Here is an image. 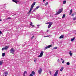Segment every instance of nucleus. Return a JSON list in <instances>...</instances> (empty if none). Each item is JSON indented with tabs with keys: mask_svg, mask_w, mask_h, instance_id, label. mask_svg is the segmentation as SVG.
<instances>
[{
	"mask_svg": "<svg viewBox=\"0 0 76 76\" xmlns=\"http://www.w3.org/2000/svg\"><path fill=\"white\" fill-rule=\"evenodd\" d=\"M43 54H44V51H42L40 52V53L38 57H42L43 56Z\"/></svg>",
	"mask_w": 76,
	"mask_h": 76,
	"instance_id": "obj_4",
	"label": "nucleus"
},
{
	"mask_svg": "<svg viewBox=\"0 0 76 76\" xmlns=\"http://www.w3.org/2000/svg\"><path fill=\"white\" fill-rule=\"evenodd\" d=\"M63 8H62L59 9V10L58 12L56 13L55 14V15H58V14H60V13H61L62 12H63Z\"/></svg>",
	"mask_w": 76,
	"mask_h": 76,
	"instance_id": "obj_2",
	"label": "nucleus"
},
{
	"mask_svg": "<svg viewBox=\"0 0 76 76\" xmlns=\"http://www.w3.org/2000/svg\"><path fill=\"white\" fill-rule=\"evenodd\" d=\"M53 46V45H48V46L45 47V48H44V50H45L46 49H47L48 48H50V47H51Z\"/></svg>",
	"mask_w": 76,
	"mask_h": 76,
	"instance_id": "obj_3",
	"label": "nucleus"
},
{
	"mask_svg": "<svg viewBox=\"0 0 76 76\" xmlns=\"http://www.w3.org/2000/svg\"><path fill=\"white\" fill-rule=\"evenodd\" d=\"M57 49V47L56 46L55 48H53V50H56V49Z\"/></svg>",
	"mask_w": 76,
	"mask_h": 76,
	"instance_id": "obj_24",
	"label": "nucleus"
},
{
	"mask_svg": "<svg viewBox=\"0 0 76 76\" xmlns=\"http://www.w3.org/2000/svg\"><path fill=\"white\" fill-rule=\"evenodd\" d=\"M11 19V18L10 17H9L8 18H7V19Z\"/></svg>",
	"mask_w": 76,
	"mask_h": 76,
	"instance_id": "obj_30",
	"label": "nucleus"
},
{
	"mask_svg": "<svg viewBox=\"0 0 76 76\" xmlns=\"http://www.w3.org/2000/svg\"><path fill=\"white\" fill-rule=\"evenodd\" d=\"M12 1L15 3L16 4H18V3L19 2V1H17V0H12Z\"/></svg>",
	"mask_w": 76,
	"mask_h": 76,
	"instance_id": "obj_7",
	"label": "nucleus"
},
{
	"mask_svg": "<svg viewBox=\"0 0 76 76\" xmlns=\"http://www.w3.org/2000/svg\"><path fill=\"white\" fill-rule=\"evenodd\" d=\"M9 48V46H5V48H4L5 50H7V48Z\"/></svg>",
	"mask_w": 76,
	"mask_h": 76,
	"instance_id": "obj_11",
	"label": "nucleus"
},
{
	"mask_svg": "<svg viewBox=\"0 0 76 76\" xmlns=\"http://www.w3.org/2000/svg\"><path fill=\"white\" fill-rule=\"evenodd\" d=\"M23 76H25V74H24V73H23Z\"/></svg>",
	"mask_w": 76,
	"mask_h": 76,
	"instance_id": "obj_40",
	"label": "nucleus"
},
{
	"mask_svg": "<svg viewBox=\"0 0 76 76\" xmlns=\"http://www.w3.org/2000/svg\"><path fill=\"white\" fill-rule=\"evenodd\" d=\"M35 3H36V2H34L32 4V5L31 6L30 10L28 12L29 13H30L31 12V11H32V10L33 9V7H34V6H35Z\"/></svg>",
	"mask_w": 76,
	"mask_h": 76,
	"instance_id": "obj_1",
	"label": "nucleus"
},
{
	"mask_svg": "<svg viewBox=\"0 0 76 76\" xmlns=\"http://www.w3.org/2000/svg\"><path fill=\"white\" fill-rule=\"evenodd\" d=\"M30 25V26H32V23H31Z\"/></svg>",
	"mask_w": 76,
	"mask_h": 76,
	"instance_id": "obj_34",
	"label": "nucleus"
},
{
	"mask_svg": "<svg viewBox=\"0 0 76 76\" xmlns=\"http://www.w3.org/2000/svg\"><path fill=\"white\" fill-rule=\"evenodd\" d=\"M50 75H51V71L50 72Z\"/></svg>",
	"mask_w": 76,
	"mask_h": 76,
	"instance_id": "obj_42",
	"label": "nucleus"
},
{
	"mask_svg": "<svg viewBox=\"0 0 76 76\" xmlns=\"http://www.w3.org/2000/svg\"><path fill=\"white\" fill-rule=\"evenodd\" d=\"M61 60H62V61H63V59H62V58H61Z\"/></svg>",
	"mask_w": 76,
	"mask_h": 76,
	"instance_id": "obj_45",
	"label": "nucleus"
},
{
	"mask_svg": "<svg viewBox=\"0 0 76 76\" xmlns=\"http://www.w3.org/2000/svg\"><path fill=\"white\" fill-rule=\"evenodd\" d=\"M72 10H70V12L69 14V15H71V14H72Z\"/></svg>",
	"mask_w": 76,
	"mask_h": 76,
	"instance_id": "obj_16",
	"label": "nucleus"
},
{
	"mask_svg": "<svg viewBox=\"0 0 76 76\" xmlns=\"http://www.w3.org/2000/svg\"><path fill=\"white\" fill-rule=\"evenodd\" d=\"M24 73L25 74H27V72H26V71L24 72Z\"/></svg>",
	"mask_w": 76,
	"mask_h": 76,
	"instance_id": "obj_29",
	"label": "nucleus"
},
{
	"mask_svg": "<svg viewBox=\"0 0 76 76\" xmlns=\"http://www.w3.org/2000/svg\"><path fill=\"white\" fill-rule=\"evenodd\" d=\"M1 21V20L0 19V22Z\"/></svg>",
	"mask_w": 76,
	"mask_h": 76,
	"instance_id": "obj_48",
	"label": "nucleus"
},
{
	"mask_svg": "<svg viewBox=\"0 0 76 76\" xmlns=\"http://www.w3.org/2000/svg\"><path fill=\"white\" fill-rule=\"evenodd\" d=\"M31 74H32V75L33 76H35V72H34V71H33L32 72Z\"/></svg>",
	"mask_w": 76,
	"mask_h": 76,
	"instance_id": "obj_12",
	"label": "nucleus"
},
{
	"mask_svg": "<svg viewBox=\"0 0 76 76\" xmlns=\"http://www.w3.org/2000/svg\"><path fill=\"white\" fill-rule=\"evenodd\" d=\"M44 38H45V37H47V36H44Z\"/></svg>",
	"mask_w": 76,
	"mask_h": 76,
	"instance_id": "obj_46",
	"label": "nucleus"
},
{
	"mask_svg": "<svg viewBox=\"0 0 76 76\" xmlns=\"http://www.w3.org/2000/svg\"><path fill=\"white\" fill-rule=\"evenodd\" d=\"M62 63H64V60L63 61H62Z\"/></svg>",
	"mask_w": 76,
	"mask_h": 76,
	"instance_id": "obj_36",
	"label": "nucleus"
},
{
	"mask_svg": "<svg viewBox=\"0 0 76 76\" xmlns=\"http://www.w3.org/2000/svg\"><path fill=\"white\" fill-rule=\"evenodd\" d=\"M6 75H7L8 74V73L7 72H5L4 73Z\"/></svg>",
	"mask_w": 76,
	"mask_h": 76,
	"instance_id": "obj_25",
	"label": "nucleus"
},
{
	"mask_svg": "<svg viewBox=\"0 0 76 76\" xmlns=\"http://www.w3.org/2000/svg\"><path fill=\"white\" fill-rule=\"evenodd\" d=\"M66 65L69 66V65H70V62H67L66 63Z\"/></svg>",
	"mask_w": 76,
	"mask_h": 76,
	"instance_id": "obj_20",
	"label": "nucleus"
},
{
	"mask_svg": "<svg viewBox=\"0 0 76 76\" xmlns=\"http://www.w3.org/2000/svg\"><path fill=\"white\" fill-rule=\"evenodd\" d=\"M58 60H59V59H58Z\"/></svg>",
	"mask_w": 76,
	"mask_h": 76,
	"instance_id": "obj_50",
	"label": "nucleus"
},
{
	"mask_svg": "<svg viewBox=\"0 0 76 76\" xmlns=\"http://www.w3.org/2000/svg\"><path fill=\"white\" fill-rule=\"evenodd\" d=\"M65 17H66V14H64L63 15L62 18L63 19V18H65Z\"/></svg>",
	"mask_w": 76,
	"mask_h": 76,
	"instance_id": "obj_15",
	"label": "nucleus"
},
{
	"mask_svg": "<svg viewBox=\"0 0 76 76\" xmlns=\"http://www.w3.org/2000/svg\"><path fill=\"white\" fill-rule=\"evenodd\" d=\"M72 53V51H70L69 54V55H70V56H72V55H73V53Z\"/></svg>",
	"mask_w": 76,
	"mask_h": 76,
	"instance_id": "obj_13",
	"label": "nucleus"
},
{
	"mask_svg": "<svg viewBox=\"0 0 76 76\" xmlns=\"http://www.w3.org/2000/svg\"><path fill=\"white\" fill-rule=\"evenodd\" d=\"M38 72L39 74L40 75L42 72V69L40 68L39 69L38 71Z\"/></svg>",
	"mask_w": 76,
	"mask_h": 76,
	"instance_id": "obj_8",
	"label": "nucleus"
},
{
	"mask_svg": "<svg viewBox=\"0 0 76 76\" xmlns=\"http://www.w3.org/2000/svg\"><path fill=\"white\" fill-rule=\"evenodd\" d=\"M5 50L4 48L2 49V51H3V50Z\"/></svg>",
	"mask_w": 76,
	"mask_h": 76,
	"instance_id": "obj_31",
	"label": "nucleus"
},
{
	"mask_svg": "<svg viewBox=\"0 0 76 76\" xmlns=\"http://www.w3.org/2000/svg\"><path fill=\"white\" fill-rule=\"evenodd\" d=\"M12 15V16H14V15Z\"/></svg>",
	"mask_w": 76,
	"mask_h": 76,
	"instance_id": "obj_49",
	"label": "nucleus"
},
{
	"mask_svg": "<svg viewBox=\"0 0 76 76\" xmlns=\"http://www.w3.org/2000/svg\"><path fill=\"white\" fill-rule=\"evenodd\" d=\"M58 70H57L56 71L55 74H54V76H57V75L58 74Z\"/></svg>",
	"mask_w": 76,
	"mask_h": 76,
	"instance_id": "obj_6",
	"label": "nucleus"
},
{
	"mask_svg": "<svg viewBox=\"0 0 76 76\" xmlns=\"http://www.w3.org/2000/svg\"><path fill=\"white\" fill-rule=\"evenodd\" d=\"M48 4V2H46V3L45 4V6H47V4Z\"/></svg>",
	"mask_w": 76,
	"mask_h": 76,
	"instance_id": "obj_26",
	"label": "nucleus"
},
{
	"mask_svg": "<svg viewBox=\"0 0 76 76\" xmlns=\"http://www.w3.org/2000/svg\"><path fill=\"white\" fill-rule=\"evenodd\" d=\"M40 26V25H37V26H38V27H39Z\"/></svg>",
	"mask_w": 76,
	"mask_h": 76,
	"instance_id": "obj_37",
	"label": "nucleus"
},
{
	"mask_svg": "<svg viewBox=\"0 0 76 76\" xmlns=\"http://www.w3.org/2000/svg\"><path fill=\"white\" fill-rule=\"evenodd\" d=\"M53 23L52 22V23H50V24H49L48 27V28H50L51 27V25H53Z\"/></svg>",
	"mask_w": 76,
	"mask_h": 76,
	"instance_id": "obj_9",
	"label": "nucleus"
},
{
	"mask_svg": "<svg viewBox=\"0 0 76 76\" xmlns=\"http://www.w3.org/2000/svg\"><path fill=\"white\" fill-rule=\"evenodd\" d=\"M5 54H6V53H2V56L3 57H4V56H5Z\"/></svg>",
	"mask_w": 76,
	"mask_h": 76,
	"instance_id": "obj_22",
	"label": "nucleus"
},
{
	"mask_svg": "<svg viewBox=\"0 0 76 76\" xmlns=\"http://www.w3.org/2000/svg\"><path fill=\"white\" fill-rule=\"evenodd\" d=\"M3 64V61H0V65H1Z\"/></svg>",
	"mask_w": 76,
	"mask_h": 76,
	"instance_id": "obj_19",
	"label": "nucleus"
},
{
	"mask_svg": "<svg viewBox=\"0 0 76 76\" xmlns=\"http://www.w3.org/2000/svg\"><path fill=\"white\" fill-rule=\"evenodd\" d=\"M49 31V30H47V32H48Z\"/></svg>",
	"mask_w": 76,
	"mask_h": 76,
	"instance_id": "obj_44",
	"label": "nucleus"
},
{
	"mask_svg": "<svg viewBox=\"0 0 76 76\" xmlns=\"http://www.w3.org/2000/svg\"><path fill=\"white\" fill-rule=\"evenodd\" d=\"M47 36V37H51V35H48V36Z\"/></svg>",
	"mask_w": 76,
	"mask_h": 76,
	"instance_id": "obj_32",
	"label": "nucleus"
},
{
	"mask_svg": "<svg viewBox=\"0 0 76 76\" xmlns=\"http://www.w3.org/2000/svg\"><path fill=\"white\" fill-rule=\"evenodd\" d=\"M76 19V16L73 18V20H75Z\"/></svg>",
	"mask_w": 76,
	"mask_h": 76,
	"instance_id": "obj_27",
	"label": "nucleus"
},
{
	"mask_svg": "<svg viewBox=\"0 0 76 76\" xmlns=\"http://www.w3.org/2000/svg\"><path fill=\"white\" fill-rule=\"evenodd\" d=\"M52 22H49L46 23V24H47V25H48V24H50Z\"/></svg>",
	"mask_w": 76,
	"mask_h": 76,
	"instance_id": "obj_18",
	"label": "nucleus"
},
{
	"mask_svg": "<svg viewBox=\"0 0 76 76\" xmlns=\"http://www.w3.org/2000/svg\"><path fill=\"white\" fill-rule=\"evenodd\" d=\"M34 36H33V37H31V39H32L33 38H34Z\"/></svg>",
	"mask_w": 76,
	"mask_h": 76,
	"instance_id": "obj_39",
	"label": "nucleus"
},
{
	"mask_svg": "<svg viewBox=\"0 0 76 76\" xmlns=\"http://www.w3.org/2000/svg\"><path fill=\"white\" fill-rule=\"evenodd\" d=\"M34 62H35V63H37V60H34Z\"/></svg>",
	"mask_w": 76,
	"mask_h": 76,
	"instance_id": "obj_35",
	"label": "nucleus"
},
{
	"mask_svg": "<svg viewBox=\"0 0 76 76\" xmlns=\"http://www.w3.org/2000/svg\"><path fill=\"white\" fill-rule=\"evenodd\" d=\"M66 1H64L63 2V4H66Z\"/></svg>",
	"mask_w": 76,
	"mask_h": 76,
	"instance_id": "obj_23",
	"label": "nucleus"
},
{
	"mask_svg": "<svg viewBox=\"0 0 76 76\" xmlns=\"http://www.w3.org/2000/svg\"><path fill=\"white\" fill-rule=\"evenodd\" d=\"M64 38V35H61L59 37V38L60 39H61V38Z\"/></svg>",
	"mask_w": 76,
	"mask_h": 76,
	"instance_id": "obj_10",
	"label": "nucleus"
},
{
	"mask_svg": "<svg viewBox=\"0 0 76 76\" xmlns=\"http://www.w3.org/2000/svg\"><path fill=\"white\" fill-rule=\"evenodd\" d=\"M2 34V32L1 31H0V34Z\"/></svg>",
	"mask_w": 76,
	"mask_h": 76,
	"instance_id": "obj_41",
	"label": "nucleus"
},
{
	"mask_svg": "<svg viewBox=\"0 0 76 76\" xmlns=\"http://www.w3.org/2000/svg\"><path fill=\"white\" fill-rule=\"evenodd\" d=\"M40 33H42V34H43V32H42V31H40Z\"/></svg>",
	"mask_w": 76,
	"mask_h": 76,
	"instance_id": "obj_38",
	"label": "nucleus"
},
{
	"mask_svg": "<svg viewBox=\"0 0 76 76\" xmlns=\"http://www.w3.org/2000/svg\"><path fill=\"white\" fill-rule=\"evenodd\" d=\"M75 37H74L73 38L71 39V41H73L75 40Z\"/></svg>",
	"mask_w": 76,
	"mask_h": 76,
	"instance_id": "obj_14",
	"label": "nucleus"
},
{
	"mask_svg": "<svg viewBox=\"0 0 76 76\" xmlns=\"http://www.w3.org/2000/svg\"><path fill=\"white\" fill-rule=\"evenodd\" d=\"M45 1V0H43V1L44 2Z\"/></svg>",
	"mask_w": 76,
	"mask_h": 76,
	"instance_id": "obj_47",
	"label": "nucleus"
},
{
	"mask_svg": "<svg viewBox=\"0 0 76 76\" xmlns=\"http://www.w3.org/2000/svg\"><path fill=\"white\" fill-rule=\"evenodd\" d=\"M75 15H76V14L75 13H73V14H72L71 15L72 16H75Z\"/></svg>",
	"mask_w": 76,
	"mask_h": 76,
	"instance_id": "obj_21",
	"label": "nucleus"
},
{
	"mask_svg": "<svg viewBox=\"0 0 76 76\" xmlns=\"http://www.w3.org/2000/svg\"><path fill=\"white\" fill-rule=\"evenodd\" d=\"M64 68L63 67H62L61 69L60 70L61 72H62Z\"/></svg>",
	"mask_w": 76,
	"mask_h": 76,
	"instance_id": "obj_17",
	"label": "nucleus"
},
{
	"mask_svg": "<svg viewBox=\"0 0 76 76\" xmlns=\"http://www.w3.org/2000/svg\"><path fill=\"white\" fill-rule=\"evenodd\" d=\"M10 53L12 54H14V53H15V50L13 49V48H12L10 50Z\"/></svg>",
	"mask_w": 76,
	"mask_h": 76,
	"instance_id": "obj_5",
	"label": "nucleus"
},
{
	"mask_svg": "<svg viewBox=\"0 0 76 76\" xmlns=\"http://www.w3.org/2000/svg\"><path fill=\"white\" fill-rule=\"evenodd\" d=\"M37 10L36 9V8H35L34 10H33V12H35V10Z\"/></svg>",
	"mask_w": 76,
	"mask_h": 76,
	"instance_id": "obj_33",
	"label": "nucleus"
},
{
	"mask_svg": "<svg viewBox=\"0 0 76 76\" xmlns=\"http://www.w3.org/2000/svg\"><path fill=\"white\" fill-rule=\"evenodd\" d=\"M39 6H38L37 7L35 8L37 10V9H38V8H39Z\"/></svg>",
	"mask_w": 76,
	"mask_h": 76,
	"instance_id": "obj_28",
	"label": "nucleus"
},
{
	"mask_svg": "<svg viewBox=\"0 0 76 76\" xmlns=\"http://www.w3.org/2000/svg\"><path fill=\"white\" fill-rule=\"evenodd\" d=\"M32 27H34V25H32V26H31Z\"/></svg>",
	"mask_w": 76,
	"mask_h": 76,
	"instance_id": "obj_43",
	"label": "nucleus"
}]
</instances>
